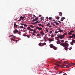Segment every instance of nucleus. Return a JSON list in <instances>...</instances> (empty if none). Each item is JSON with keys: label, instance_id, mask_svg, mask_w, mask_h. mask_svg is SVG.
Returning a JSON list of instances; mask_svg holds the SVG:
<instances>
[{"label": "nucleus", "instance_id": "nucleus-1", "mask_svg": "<svg viewBox=\"0 0 75 75\" xmlns=\"http://www.w3.org/2000/svg\"><path fill=\"white\" fill-rule=\"evenodd\" d=\"M73 64L72 63H70L68 65H64V64H63L62 66V67H65V68H69L71 67H72Z\"/></svg>", "mask_w": 75, "mask_h": 75}, {"label": "nucleus", "instance_id": "nucleus-2", "mask_svg": "<svg viewBox=\"0 0 75 75\" xmlns=\"http://www.w3.org/2000/svg\"><path fill=\"white\" fill-rule=\"evenodd\" d=\"M34 30H39V31H40V30H42V28H41V27H39L38 26H36V28L34 29Z\"/></svg>", "mask_w": 75, "mask_h": 75}, {"label": "nucleus", "instance_id": "nucleus-3", "mask_svg": "<svg viewBox=\"0 0 75 75\" xmlns=\"http://www.w3.org/2000/svg\"><path fill=\"white\" fill-rule=\"evenodd\" d=\"M60 38L61 40H62V38H63L62 37V35H59L57 37H56V38H55V39H56V38Z\"/></svg>", "mask_w": 75, "mask_h": 75}, {"label": "nucleus", "instance_id": "nucleus-4", "mask_svg": "<svg viewBox=\"0 0 75 75\" xmlns=\"http://www.w3.org/2000/svg\"><path fill=\"white\" fill-rule=\"evenodd\" d=\"M60 62H57L56 64L55 65L57 67H61L60 65H59V64H60Z\"/></svg>", "mask_w": 75, "mask_h": 75}, {"label": "nucleus", "instance_id": "nucleus-5", "mask_svg": "<svg viewBox=\"0 0 75 75\" xmlns=\"http://www.w3.org/2000/svg\"><path fill=\"white\" fill-rule=\"evenodd\" d=\"M67 42H68V41H65L64 43L65 44V47H68L69 44H68V43Z\"/></svg>", "mask_w": 75, "mask_h": 75}, {"label": "nucleus", "instance_id": "nucleus-6", "mask_svg": "<svg viewBox=\"0 0 75 75\" xmlns=\"http://www.w3.org/2000/svg\"><path fill=\"white\" fill-rule=\"evenodd\" d=\"M13 34H17L18 33V31L17 29H15L13 31Z\"/></svg>", "mask_w": 75, "mask_h": 75}, {"label": "nucleus", "instance_id": "nucleus-7", "mask_svg": "<svg viewBox=\"0 0 75 75\" xmlns=\"http://www.w3.org/2000/svg\"><path fill=\"white\" fill-rule=\"evenodd\" d=\"M60 45H62L64 47H65V44L64 43H61Z\"/></svg>", "mask_w": 75, "mask_h": 75}, {"label": "nucleus", "instance_id": "nucleus-8", "mask_svg": "<svg viewBox=\"0 0 75 75\" xmlns=\"http://www.w3.org/2000/svg\"><path fill=\"white\" fill-rule=\"evenodd\" d=\"M40 34H42V35H44V32L42 30H41L40 32Z\"/></svg>", "mask_w": 75, "mask_h": 75}, {"label": "nucleus", "instance_id": "nucleus-9", "mask_svg": "<svg viewBox=\"0 0 75 75\" xmlns=\"http://www.w3.org/2000/svg\"><path fill=\"white\" fill-rule=\"evenodd\" d=\"M51 24L50 23H48L46 25L47 26H49V27H52V25L51 24V25H50Z\"/></svg>", "mask_w": 75, "mask_h": 75}, {"label": "nucleus", "instance_id": "nucleus-10", "mask_svg": "<svg viewBox=\"0 0 75 75\" xmlns=\"http://www.w3.org/2000/svg\"><path fill=\"white\" fill-rule=\"evenodd\" d=\"M14 27H16V28H18V25L16 24V23H14Z\"/></svg>", "mask_w": 75, "mask_h": 75}, {"label": "nucleus", "instance_id": "nucleus-11", "mask_svg": "<svg viewBox=\"0 0 75 75\" xmlns=\"http://www.w3.org/2000/svg\"><path fill=\"white\" fill-rule=\"evenodd\" d=\"M38 45L39 46H40V47H42V44L41 42H40L39 43Z\"/></svg>", "mask_w": 75, "mask_h": 75}, {"label": "nucleus", "instance_id": "nucleus-12", "mask_svg": "<svg viewBox=\"0 0 75 75\" xmlns=\"http://www.w3.org/2000/svg\"><path fill=\"white\" fill-rule=\"evenodd\" d=\"M67 34L66 33H64L63 35H62V38H64V37H65V35H67Z\"/></svg>", "mask_w": 75, "mask_h": 75}, {"label": "nucleus", "instance_id": "nucleus-13", "mask_svg": "<svg viewBox=\"0 0 75 75\" xmlns=\"http://www.w3.org/2000/svg\"><path fill=\"white\" fill-rule=\"evenodd\" d=\"M57 44H61V41L60 40H58L57 41Z\"/></svg>", "mask_w": 75, "mask_h": 75}, {"label": "nucleus", "instance_id": "nucleus-14", "mask_svg": "<svg viewBox=\"0 0 75 75\" xmlns=\"http://www.w3.org/2000/svg\"><path fill=\"white\" fill-rule=\"evenodd\" d=\"M52 48H53V49L55 50H56L57 49V47H55V46H53Z\"/></svg>", "mask_w": 75, "mask_h": 75}, {"label": "nucleus", "instance_id": "nucleus-15", "mask_svg": "<svg viewBox=\"0 0 75 75\" xmlns=\"http://www.w3.org/2000/svg\"><path fill=\"white\" fill-rule=\"evenodd\" d=\"M64 19H65V17H62V18H61V21H63Z\"/></svg>", "mask_w": 75, "mask_h": 75}, {"label": "nucleus", "instance_id": "nucleus-16", "mask_svg": "<svg viewBox=\"0 0 75 75\" xmlns=\"http://www.w3.org/2000/svg\"><path fill=\"white\" fill-rule=\"evenodd\" d=\"M50 48H53V47H54V45L52 44H50Z\"/></svg>", "mask_w": 75, "mask_h": 75}, {"label": "nucleus", "instance_id": "nucleus-17", "mask_svg": "<svg viewBox=\"0 0 75 75\" xmlns=\"http://www.w3.org/2000/svg\"><path fill=\"white\" fill-rule=\"evenodd\" d=\"M67 64H68V62H67V61L64 62V65H67Z\"/></svg>", "mask_w": 75, "mask_h": 75}, {"label": "nucleus", "instance_id": "nucleus-18", "mask_svg": "<svg viewBox=\"0 0 75 75\" xmlns=\"http://www.w3.org/2000/svg\"><path fill=\"white\" fill-rule=\"evenodd\" d=\"M48 40L49 41H50V42H51L52 41V39H48Z\"/></svg>", "mask_w": 75, "mask_h": 75}, {"label": "nucleus", "instance_id": "nucleus-19", "mask_svg": "<svg viewBox=\"0 0 75 75\" xmlns=\"http://www.w3.org/2000/svg\"><path fill=\"white\" fill-rule=\"evenodd\" d=\"M68 34L69 35H72V33H71L70 31V32L68 33Z\"/></svg>", "mask_w": 75, "mask_h": 75}, {"label": "nucleus", "instance_id": "nucleus-20", "mask_svg": "<svg viewBox=\"0 0 75 75\" xmlns=\"http://www.w3.org/2000/svg\"><path fill=\"white\" fill-rule=\"evenodd\" d=\"M65 47V48H64V50H66V51H67V50H68V48H67V47H65H65Z\"/></svg>", "mask_w": 75, "mask_h": 75}, {"label": "nucleus", "instance_id": "nucleus-21", "mask_svg": "<svg viewBox=\"0 0 75 75\" xmlns=\"http://www.w3.org/2000/svg\"><path fill=\"white\" fill-rule=\"evenodd\" d=\"M35 20L36 21H37V20H38V18L37 17H36L35 18Z\"/></svg>", "mask_w": 75, "mask_h": 75}, {"label": "nucleus", "instance_id": "nucleus-22", "mask_svg": "<svg viewBox=\"0 0 75 75\" xmlns=\"http://www.w3.org/2000/svg\"><path fill=\"white\" fill-rule=\"evenodd\" d=\"M58 32H62H62H63V30H62L61 29V30H59Z\"/></svg>", "mask_w": 75, "mask_h": 75}, {"label": "nucleus", "instance_id": "nucleus-23", "mask_svg": "<svg viewBox=\"0 0 75 75\" xmlns=\"http://www.w3.org/2000/svg\"><path fill=\"white\" fill-rule=\"evenodd\" d=\"M33 33H34V34H37V31L36 30H33Z\"/></svg>", "mask_w": 75, "mask_h": 75}, {"label": "nucleus", "instance_id": "nucleus-24", "mask_svg": "<svg viewBox=\"0 0 75 75\" xmlns=\"http://www.w3.org/2000/svg\"><path fill=\"white\" fill-rule=\"evenodd\" d=\"M73 37H74V36H69V38H73Z\"/></svg>", "mask_w": 75, "mask_h": 75}, {"label": "nucleus", "instance_id": "nucleus-25", "mask_svg": "<svg viewBox=\"0 0 75 75\" xmlns=\"http://www.w3.org/2000/svg\"><path fill=\"white\" fill-rule=\"evenodd\" d=\"M46 45V43H42V45L43 46V45Z\"/></svg>", "mask_w": 75, "mask_h": 75}, {"label": "nucleus", "instance_id": "nucleus-26", "mask_svg": "<svg viewBox=\"0 0 75 75\" xmlns=\"http://www.w3.org/2000/svg\"><path fill=\"white\" fill-rule=\"evenodd\" d=\"M72 36H73V37H74V39H75V34H73L72 35Z\"/></svg>", "mask_w": 75, "mask_h": 75}, {"label": "nucleus", "instance_id": "nucleus-27", "mask_svg": "<svg viewBox=\"0 0 75 75\" xmlns=\"http://www.w3.org/2000/svg\"><path fill=\"white\" fill-rule=\"evenodd\" d=\"M56 19H57V20H59V16H57L56 18Z\"/></svg>", "mask_w": 75, "mask_h": 75}, {"label": "nucleus", "instance_id": "nucleus-28", "mask_svg": "<svg viewBox=\"0 0 75 75\" xmlns=\"http://www.w3.org/2000/svg\"><path fill=\"white\" fill-rule=\"evenodd\" d=\"M59 14L60 16H62V12H60Z\"/></svg>", "mask_w": 75, "mask_h": 75}, {"label": "nucleus", "instance_id": "nucleus-29", "mask_svg": "<svg viewBox=\"0 0 75 75\" xmlns=\"http://www.w3.org/2000/svg\"><path fill=\"white\" fill-rule=\"evenodd\" d=\"M40 23V21H36V22H35V24H37V23Z\"/></svg>", "mask_w": 75, "mask_h": 75}, {"label": "nucleus", "instance_id": "nucleus-30", "mask_svg": "<svg viewBox=\"0 0 75 75\" xmlns=\"http://www.w3.org/2000/svg\"><path fill=\"white\" fill-rule=\"evenodd\" d=\"M73 44L75 43V40H73L72 41Z\"/></svg>", "mask_w": 75, "mask_h": 75}, {"label": "nucleus", "instance_id": "nucleus-31", "mask_svg": "<svg viewBox=\"0 0 75 75\" xmlns=\"http://www.w3.org/2000/svg\"><path fill=\"white\" fill-rule=\"evenodd\" d=\"M31 29L30 28V27H28V28H27V30H30V29Z\"/></svg>", "mask_w": 75, "mask_h": 75}, {"label": "nucleus", "instance_id": "nucleus-32", "mask_svg": "<svg viewBox=\"0 0 75 75\" xmlns=\"http://www.w3.org/2000/svg\"><path fill=\"white\" fill-rule=\"evenodd\" d=\"M30 27H31V28H34V26L33 25H30Z\"/></svg>", "mask_w": 75, "mask_h": 75}, {"label": "nucleus", "instance_id": "nucleus-33", "mask_svg": "<svg viewBox=\"0 0 75 75\" xmlns=\"http://www.w3.org/2000/svg\"><path fill=\"white\" fill-rule=\"evenodd\" d=\"M22 18H23V17H22V16H21L20 17V20H22Z\"/></svg>", "mask_w": 75, "mask_h": 75}, {"label": "nucleus", "instance_id": "nucleus-34", "mask_svg": "<svg viewBox=\"0 0 75 75\" xmlns=\"http://www.w3.org/2000/svg\"><path fill=\"white\" fill-rule=\"evenodd\" d=\"M70 44H71V45H74V43H73V42H70Z\"/></svg>", "mask_w": 75, "mask_h": 75}, {"label": "nucleus", "instance_id": "nucleus-35", "mask_svg": "<svg viewBox=\"0 0 75 75\" xmlns=\"http://www.w3.org/2000/svg\"><path fill=\"white\" fill-rule=\"evenodd\" d=\"M21 25H24V24L23 23H21Z\"/></svg>", "mask_w": 75, "mask_h": 75}, {"label": "nucleus", "instance_id": "nucleus-36", "mask_svg": "<svg viewBox=\"0 0 75 75\" xmlns=\"http://www.w3.org/2000/svg\"><path fill=\"white\" fill-rule=\"evenodd\" d=\"M30 31H34V30H33V29H30Z\"/></svg>", "mask_w": 75, "mask_h": 75}, {"label": "nucleus", "instance_id": "nucleus-37", "mask_svg": "<svg viewBox=\"0 0 75 75\" xmlns=\"http://www.w3.org/2000/svg\"><path fill=\"white\" fill-rule=\"evenodd\" d=\"M17 34H19V35H20L21 34V32H18V33H17Z\"/></svg>", "mask_w": 75, "mask_h": 75}, {"label": "nucleus", "instance_id": "nucleus-38", "mask_svg": "<svg viewBox=\"0 0 75 75\" xmlns=\"http://www.w3.org/2000/svg\"><path fill=\"white\" fill-rule=\"evenodd\" d=\"M61 42L62 43H64V41L63 40H62L61 41Z\"/></svg>", "mask_w": 75, "mask_h": 75}, {"label": "nucleus", "instance_id": "nucleus-39", "mask_svg": "<svg viewBox=\"0 0 75 75\" xmlns=\"http://www.w3.org/2000/svg\"><path fill=\"white\" fill-rule=\"evenodd\" d=\"M52 18V17H50L49 18V20H51V19Z\"/></svg>", "mask_w": 75, "mask_h": 75}, {"label": "nucleus", "instance_id": "nucleus-40", "mask_svg": "<svg viewBox=\"0 0 75 75\" xmlns=\"http://www.w3.org/2000/svg\"><path fill=\"white\" fill-rule=\"evenodd\" d=\"M33 21V22H34V21H36V20L35 19H33L32 20Z\"/></svg>", "mask_w": 75, "mask_h": 75}, {"label": "nucleus", "instance_id": "nucleus-41", "mask_svg": "<svg viewBox=\"0 0 75 75\" xmlns=\"http://www.w3.org/2000/svg\"><path fill=\"white\" fill-rule=\"evenodd\" d=\"M56 25H59V23L57 22L56 23Z\"/></svg>", "mask_w": 75, "mask_h": 75}, {"label": "nucleus", "instance_id": "nucleus-42", "mask_svg": "<svg viewBox=\"0 0 75 75\" xmlns=\"http://www.w3.org/2000/svg\"><path fill=\"white\" fill-rule=\"evenodd\" d=\"M38 25L39 26V27H41V26H42V25L40 24H38Z\"/></svg>", "mask_w": 75, "mask_h": 75}, {"label": "nucleus", "instance_id": "nucleus-43", "mask_svg": "<svg viewBox=\"0 0 75 75\" xmlns=\"http://www.w3.org/2000/svg\"><path fill=\"white\" fill-rule=\"evenodd\" d=\"M26 36H27V37H28V38H30V35H27Z\"/></svg>", "mask_w": 75, "mask_h": 75}, {"label": "nucleus", "instance_id": "nucleus-44", "mask_svg": "<svg viewBox=\"0 0 75 75\" xmlns=\"http://www.w3.org/2000/svg\"><path fill=\"white\" fill-rule=\"evenodd\" d=\"M70 32L72 33H74V30H71L70 31Z\"/></svg>", "mask_w": 75, "mask_h": 75}, {"label": "nucleus", "instance_id": "nucleus-45", "mask_svg": "<svg viewBox=\"0 0 75 75\" xmlns=\"http://www.w3.org/2000/svg\"><path fill=\"white\" fill-rule=\"evenodd\" d=\"M40 33H39L37 35V36H40Z\"/></svg>", "mask_w": 75, "mask_h": 75}, {"label": "nucleus", "instance_id": "nucleus-46", "mask_svg": "<svg viewBox=\"0 0 75 75\" xmlns=\"http://www.w3.org/2000/svg\"><path fill=\"white\" fill-rule=\"evenodd\" d=\"M40 19H41V20H43L44 19V17H41V18H40Z\"/></svg>", "mask_w": 75, "mask_h": 75}, {"label": "nucleus", "instance_id": "nucleus-47", "mask_svg": "<svg viewBox=\"0 0 75 75\" xmlns=\"http://www.w3.org/2000/svg\"><path fill=\"white\" fill-rule=\"evenodd\" d=\"M23 36H24V37H26V36H27V35H26L25 34H24L23 35Z\"/></svg>", "mask_w": 75, "mask_h": 75}, {"label": "nucleus", "instance_id": "nucleus-48", "mask_svg": "<svg viewBox=\"0 0 75 75\" xmlns=\"http://www.w3.org/2000/svg\"><path fill=\"white\" fill-rule=\"evenodd\" d=\"M56 40H58V41H59V39H58V38H56Z\"/></svg>", "mask_w": 75, "mask_h": 75}, {"label": "nucleus", "instance_id": "nucleus-49", "mask_svg": "<svg viewBox=\"0 0 75 75\" xmlns=\"http://www.w3.org/2000/svg\"><path fill=\"white\" fill-rule=\"evenodd\" d=\"M62 71H61L59 72V74H62Z\"/></svg>", "mask_w": 75, "mask_h": 75}, {"label": "nucleus", "instance_id": "nucleus-50", "mask_svg": "<svg viewBox=\"0 0 75 75\" xmlns=\"http://www.w3.org/2000/svg\"><path fill=\"white\" fill-rule=\"evenodd\" d=\"M32 35H35V33H32Z\"/></svg>", "mask_w": 75, "mask_h": 75}, {"label": "nucleus", "instance_id": "nucleus-51", "mask_svg": "<svg viewBox=\"0 0 75 75\" xmlns=\"http://www.w3.org/2000/svg\"><path fill=\"white\" fill-rule=\"evenodd\" d=\"M27 25L26 24H25L24 26V27H27Z\"/></svg>", "mask_w": 75, "mask_h": 75}, {"label": "nucleus", "instance_id": "nucleus-52", "mask_svg": "<svg viewBox=\"0 0 75 75\" xmlns=\"http://www.w3.org/2000/svg\"><path fill=\"white\" fill-rule=\"evenodd\" d=\"M13 38H16V36H14L13 37H12Z\"/></svg>", "mask_w": 75, "mask_h": 75}, {"label": "nucleus", "instance_id": "nucleus-53", "mask_svg": "<svg viewBox=\"0 0 75 75\" xmlns=\"http://www.w3.org/2000/svg\"><path fill=\"white\" fill-rule=\"evenodd\" d=\"M50 34H52V31H50Z\"/></svg>", "mask_w": 75, "mask_h": 75}, {"label": "nucleus", "instance_id": "nucleus-54", "mask_svg": "<svg viewBox=\"0 0 75 75\" xmlns=\"http://www.w3.org/2000/svg\"><path fill=\"white\" fill-rule=\"evenodd\" d=\"M24 19V17H22V20H23Z\"/></svg>", "mask_w": 75, "mask_h": 75}, {"label": "nucleus", "instance_id": "nucleus-55", "mask_svg": "<svg viewBox=\"0 0 75 75\" xmlns=\"http://www.w3.org/2000/svg\"><path fill=\"white\" fill-rule=\"evenodd\" d=\"M21 28H24V27H23L22 26H21Z\"/></svg>", "mask_w": 75, "mask_h": 75}, {"label": "nucleus", "instance_id": "nucleus-56", "mask_svg": "<svg viewBox=\"0 0 75 75\" xmlns=\"http://www.w3.org/2000/svg\"><path fill=\"white\" fill-rule=\"evenodd\" d=\"M55 33L56 34H57V33H58V32H55Z\"/></svg>", "mask_w": 75, "mask_h": 75}, {"label": "nucleus", "instance_id": "nucleus-57", "mask_svg": "<svg viewBox=\"0 0 75 75\" xmlns=\"http://www.w3.org/2000/svg\"><path fill=\"white\" fill-rule=\"evenodd\" d=\"M46 19H47V20H48V19H49V18H48V17H46Z\"/></svg>", "mask_w": 75, "mask_h": 75}, {"label": "nucleus", "instance_id": "nucleus-58", "mask_svg": "<svg viewBox=\"0 0 75 75\" xmlns=\"http://www.w3.org/2000/svg\"><path fill=\"white\" fill-rule=\"evenodd\" d=\"M13 38H11V41H13Z\"/></svg>", "mask_w": 75, "mask_h": 75}, {"label": "nucleus", "instance_id": "nucleus-59", "mask_svg": "<svg viewBox=\"0 0 75 75\" xmlns=\"http://www.w3.org/2000/svg\"><path fill=\"white\" fill-rule=\"evenodd\" d=\"M36 24V23H35H35H33V24L34 25V24Z\"/></svg>", "mask_w": 75, "mask_h": 75}, {"label": "nucleus", "instance_id": "nucleus-60", "mask_svg": "<svg viewBox=\"0 0 75 75\" xmlns=\"http://www.w3.org/2000/svg\"><path fill=\"white\" fill-rule=\"evenodd\" d=\"M53 23H57V21H54Z\"/></svg>", "mask_w": 75, "mask_h": 75}, {"label": "nucleus", "instance_id": "nucleus-61", "mask_svg": "<svg viewBox=\"0 0 75 75\" xmlns=\"http://www.w3.org/2000/svg\"><path fill=\"white\" fill-rule=\"evenodd\" d=\"M64 75H67V74L66 73H65L64 74Z\"/></svg>", "mask_w": 75, "mask_h": 75}, {"label": "nucleus", "instance_id": "nucleus-62", "mask_svg": "<svg viewBox=\"0 0 75 75\" xmlns=\"http://www.w3.org/2000/svg\"><path fill=\"white\" fill-rule=\"evenodd\" d=\"M61 28H59V30H61Z\"/></svg>", "mask_w": 75, "mask_h": 75}, {"label": "nucleus", "instance_id": "nucleus-63", "mask_svg": "<svg viewBox=\"0 0 75 75\" xmlns=\"http://www.w3.org/2000/svg\"><path fill=\"white\" fill-rule=\"evenodd\" d=\"M46 31H47V32H48V30L47 29L46 30Z\"/></svg>", "mask_w": 75, "mask_h": 75}, {"label": "nucleus", "instance_id": "nucleus-64", "mask_svg": "<svg viewBox=\"0 0 75 75\" xmlns=\"http://www.w3.org/2000/svg\"><path fill=\"white\" fill-rule=\"evenodd\" d=\"M33 16H34V17H36V16H35V15H33Z\"/></svg>", "mask_w": 75, "mask_h": 75}]
</instances>
